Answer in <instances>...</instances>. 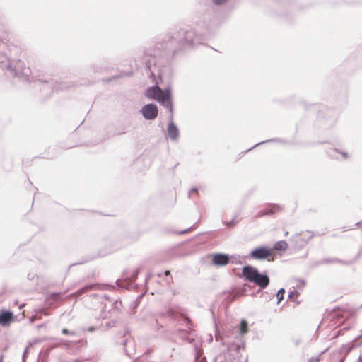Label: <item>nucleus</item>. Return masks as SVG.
I'll list each match as a JSON object with an SVG mask.
<instances>
[{
	"label": "nucleus",
	"mask_w": 362,
	"mask_h": 362,
	"mask_svg": "<svg viewBox=\"0 0 362 362\" xmlns=\"http://www.w3.org/2000/svg\"><path fill=\"white\" fill-rule=\"evenodd\" d=\"M145 95L149 99L156 100L161 103L169 110L171 116L173 115V103L170 90H163L158 86H153L146 90Z\"/></svg>",
	"instance_id": "1"
},
{
	"label": "nucleus",
	"mask_w": 362,
	"mask_h": 362,
	"mask_svg": "<svg viewBox=\"0 0 362 362\" xmlns=\"http://www.w3.org/2000/svg\"><path fill=\"white\" fill-rule=\"evenodd\" d=\"M243 276L246 280L261 288H266L269 284V278L267 274H260L256 268L251 266L243 267Z\"/></svg>",
	"instance_id": "2"
},
{
	"label": "nucleus",
	"mask_w": 362,
	"mask_h": 362,
	"mask_svg": "<svg viewBox=\"0 0 362 362\" xmlns=\"http://www.w3.org/2000/svg\"><path fill=\"white\" fill-rule=\"evenodd\" d=\"M251 258L254 259H267L272 262L275 259V254L272 250L266 247H259L250 252Z\"/></svg>",
	"instance_id": "3"
},
{
	"label": "nucleus",
	"mask_w": 362,
	"mask_h": 362,
	"mask_svg": "<svg viewBox=\"0 0 362 362\" xmlns=\"http://www.w3.org/2000/svg\"><path fill=\"white\" fill-rule=\"evenodd\" d=\"M141 112L145 119L151 120L158 116V110L156 105L148 104L143 107Z\"/></svg>",
	"instance_id": "4"
},
{
	"label": "nucleus",
	"mask_w": 362,
	"mask_h": 362,
	"mask_svg": "<svg viewBox=\"0 0 362 362\" xmlns=\"http://www.w3.org/2000/svg\"><path fill=\"white\" fill-rule=\"evenodd\" d=\"M229 257L224 254H213L211 255V261L214 265L225 266L229 262Z\"/></svg>",
	"instance_id": "5"
},
{
	"label": "nucleus",
	"mask_w": 362,
	"mask_h": 362,
	"mask_svg": "<svg viewBox=\"0 0 362 362\" xmlns=\"http://www.w3.org/2000/svg\"><path fill=\"white\" fill-rule=\"evenodd\" d=\"M14 320L13 313L11 311H2L0 313V325L8 327Z\"/></svg>",
	"instance_id": "6"
},
{
	"label": "nucleus",
	"mask_w": 362,
	"mask_h": 362,
	"mask_svg": "<svg viewBox=\"0 0 362 362\" xmlns=\"http://www.w3.org/2000/svg\"><path fill=\"white\" fill-rule=\"evenodd\" d=\"M168 133L170 139H176L178 137V129L173 123H170L168 128Z\"/></svg>",
	"instance_id": "7"
},
{
	"label": "nucleus",
	"mask_w": 362,
	"mask_h": 362,
	"mask_svg": "<svg viewBox=\"0 0 362 362\" xmlns=\"http://www.w3.org/2000/svg\"><path fill=\"white\" fill-rule=\"evenodd\" d=\"M288 247V243L284 240H281L276 242L274 245L272 250V252L274 250L276 251H286Z\"/></svg>",
	"instance_id": "8"
},
{
	"label": "nucleus",
	"mask_w": 362,
	"mask_h": 362,
	"mask_svg": "<svg viewBox=\"0 0 362 362\" xmlns=\"http://www.w3.org/2000/svg\"><path fill=\"white\" fill-rule=\"evenodd\" d=\"M280 211V207L277 205H271L269 209H264L260 212V216L274 214Z\"/></svg>",
	"instance_id": "9"
},
{
	"label": "nucleus",
	"mask_w": 362,
	"mask_h": 362,
	"mask_svg": "<svg viewBox=\"0 0 362 362\" xmlns=\"http://www.w3.org/2000/svg\"><path fill=\"white\" fill-rule=\"evenodd\" d=\"M248 327H247V322L245 320H242L241 322H240V329H239V333L240 334H246L247 332V329Z\"/></svg>",
	"instance_id": "10"
},
{
	"label": "nucleus",
	"mask_w": 362,
	"mask_h": 362,
	"mask_svg": "<svg viewBox=\"0 0 362 362\" xmlns=\"http://www.w3.org/2000/svg\"><path fill=\"white\" fill-rule=\"evenodd\" d=\"M185 40L187 44L192 45L194 40V33L192 31L185 33Z\"/></svg>",
	"instance_id": "11"
},
{
	"label": "nucleus",
	"mask_w": 362,
	"mask_h": 362,
	"mask_svg": "<svg viewBox=\"0 0 362 362\" xmlns=\"http://www.w3.org/2000/svg\"><path fill=\"white\" fill-rule=\"evenodd\" d=\"M284 293H285V291L283 288H281L278 291V293L276 294V297H277V299H278V303H279L284 299Z\"/></svg>",
	"instance_id": "12"
},
{
	"label": "nucleus",
	"mask_w": 362,
	"mask_h": 362,
	"mask_svg": "<svg viewBox=\"0 0 362 362\" xmlns=\"http://www.w3.org/2000/svg\"><path fill=\"white\" fill-rule=\"evenodd\" d=\"M298 291H296V290H293V291H291V292L289 293L288 297H289L290 298H297V297H298Z\"/></svg>",
	"instance_id": "13"
},
{
	"label": "nucleus",
	"mask_w": 362,
	"mask_h": 362,
	"mask_svg": "<svg viewBox=\"0 0 362 362\" xmlns=\"http://www.w3.org/2000/svg\"><path fill=\"white\" fill-rule=\"evenodd\" d=\"M62 333L64 334H74V332H70L67 329H65V328L62 329Z\"/></svg>",
	"instance_id": "14"
},
{
	"label": "nucleus",
	"mask_w": 362,
	"mask_h": 362,
	"mask_svg": "<svg viewBox=\"0 0 362 362\" xmlns=\"http://www.w3.org/2000/svg\"><path fill=\"white\" fill-rule=\"evenodd\" d=\"M226 0H214V1L216 3V4H221L223 3V1H225Z\"/></svg>",
	"instance_id": "15"
},
{
	"label": "nucleus",
	"mask_w": 362,
	"mask_h": 362,
	"mask_svg": "<svg viewBox=\"0 0 362 362\" xmlns=\"http://www.w3.org/2000/svg\"><path fill=\"white\" fill-rule=\"evenodd\" d=\"M95 286L93 285V286H90L88 287H86L85 289H93Z\"/></svg>",
	"instance_id": "16"
},
{
	"label": "nucleus",
	"mask_w": 362,
	"mask_h": 362,
	"mask_svg": "<svg viewBox=\"0 0 362 362\" xmlns=\"http://www.w3.org/2000/svg\"><path fill=\"white\" fill-rule=\"evenodd\" d=\"M165 274L167 276V275H169L170 274V271H166L165 272Z\"/></svg>",
	"instance_id": "17"
},
{
	"label": "nucleus",
	"mask_w": 362,
	"mask_h": 362,
	"mask_svg": "<svg viewBox=\"0 0 362 362\" xmlns=\"http://www.w3.org/2000/svg\"><path fill=\"white\" fill-rule=\"evenodd\" d=\"M199 362H206V360L205 358H202Z\"/></svg>",
	"instance_id": "18"
},
{
	"label": "nucleus",
	"mask_w": 362,
	"mask_h": 362,
	"mask_svg": "<svg viewBox=\"0 0 362 362\" xmlns=\"http://www.w3.org/2000/svg\"><path fill=\"white\" fill-rule=\"evenodd\" d=\"M339 362H343V360H341Z\"/></svg>",
	"instance_id": "19"
}]
</instances>
